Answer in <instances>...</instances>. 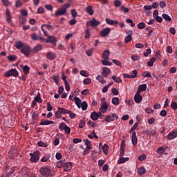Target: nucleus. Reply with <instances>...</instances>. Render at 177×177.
<instances>
[{
	"label": "nucleus",
	"mask_w": 177,
	"mask_h": 177,
	"mask_svg": "<svg viewBox=\"0 0 177 177\" xmlns=\"http://www.w3.org/2000/svg\"><path fill=\"white\" fill-rule=\"evenodd\" d=\"M88 138H89V139H99V136H97V135H96V133H95V131H93L91 134H89L88 136Z\"/></svg>",
	"instance_id": "f704fd0d"
},
{
	"label": "nucleus",
	"mask_w": 177,
	"mask_h": 177,
	"mask_svg": "<svg viewBox=\"0 0 177 177\" xmlns=\"http://www.w3.org/2000/svg\"><path fill=\"white\" fill-rule=\"evenodd\" d=\"M138 88L140 91V92H145V91H146V89H147V84H142L139 86Z\"/></svg>",
	"instance_id": "c756f323"
},
{
	"label": "nucleus",
	"mask_w": 177,
	"mask_h": 177,
	"mask_svg": "<svg viewBox=\"0 0 177 177\" xmlns=\"http://www.w3.org/2000/svg\"><path fill=\"white\" fill-rule=\"evenodd\" d=\"M110 57V51L109 50H105L102 53V58L104 60H108Z\"/></svg>",
	"instance_id": "5701e85b"
},
{
	"label": "nucleus",
	"mask_w": 177,
	"mask_h": 177,
	"mask_svg": "<svg viewBox=\"0 0 177 177\" xmlns=\"http://www.w3.org/2000/svg\"><path fill=\"white\" fill-rule=\"evenodd\" d=\"M46 57L48 60H55V59H56V54L53 52H49L46 54Z\"/></svg>",
	"instance_id": "6ab92c4d"
},
{
	"label": "nucleus",
	"mask_w": 177,
	"mask_h": 177,
	"mask_svg": "<svg viewBox=\"0 0 177 177\" xmlns=\"http://www.w3.org/2000/svg\"><path fill=\"white\" fill-rule=\"evenodd\" d=\"M111 73V71L110 70V68H107V67H104L102 69V75L103 77H108L109 74H110Z\"/></svg>",
	"instance_id": "a211bd4d"
},
{
	"label": "nucleus",
	"mask_w": 177,
	"mask_h": 177,
	"mask_svg": "<svg viewBox=\"0 0 177 177\" xmlns=\"http://www.w3.org/2000/svg\"><path fill=\"white\" fill-rule=\"evenodd\" d=\"M56 37L55 36H48L47 44H52L53 45H56Z\"/></svg>",
	"instance_id": "f8f14e48"
},
{
	"label": "nucleus",
	"mask_w": 177,
	"mask_h": 177,
	"mask_svg": "<svg viewBox=\"0 0 177 177\" xmlns=\"http://www.w3.org/2000/svg\"><path fill=\"white\" fill-rule=\"evenodd\" d=\"M112 80H113L115 82H117V84H121L122 82V80L120 77H117L115 75L112 76Z\"/></svg>",
	"instance_id": "7c9ffc66"
},
{
	"label": "nucleus",
	"mask_w": 177,
	"mask_h": 177,
	"mask_svg": "<svg viewBox=\"0 0 177 177\" xmlns=\"http://www.w3.org/2000/svg\"><path fill=\"white\" fill-rule=\"evenodd\" d=\"M112 103L115 106H118V104H120V98H118L117 97L112 98Z\"/></svg>",
	"instance_id": "72a5a7b5"
},
{
	"label": "nucleus",
	"mask_w": 177,
	"mask_h": 177,
	"mask_svg": "<svg viewBox=\"0 0 177 177\" xmlns=\"http://www.w3.org/2000/svg\"><path fill=\"white\" fill-rule=\"evenodd\" d=\"M138 160L140 161H145V160H146V156L145 154L139 156H138Z\"/></svg>",
	"instance_id": "338daca9"
},
{
	"label": "nucleus",
	"mask_w": 177,
	"mask_h": 177,
	"mask_svg": "<svg viewBox=\"0 0 177 177\" xmlns=\"http://www.w3.org/2000/svg\"><path fill=\"white\" fill-rule=\"evenodd\" d=\"M146 27V24L145 22H140L138 24V30H143Z\"/></svg>",
	"instance_id": "49530a36"
},
{
	"label": "nucleus",
	"mask_w": 177,
	"mask_h": 177,
	"mask_svg": "<svg viewBox=\"0 0 177 177\" xmlns=\"http://www.w3.org/2000/svg\"><path fill=\"white\" fill-rule=\"evenodd\" d=\"M19 21L21 24H26L27 18H26V17H19Z\"/></svg>",
	"instance_id": "5fc2aeb1"
},
{
	"label": "nucleus",
	"mask_w": 177,
	"mask_h": 177,
	"mask_svg": "<svg viewBox=\"0 0 177 177\" xmlns=\"http://www.w3.org/2000/svg\"><path fill=\"white\" fill-rule=\"evenodd\" d=\"M142 77H146L147 78H151V73L149 71H145L142 74Z\"/></svg>",
	"instance_id": "a18cd8bd"
},
{
	"label": "nucleus",
	"mask_w": 177,
	"mask_h": 177,
	"mask_svg": "<svg viewBox=\"0 0 177 177\" xmlns=\"http://www.w3.org/2000/svg\"><path fill=\"white\" fill-rule=\"evenodd\" d=\"M110 31H111L110 28H106L102 29L100 32L101 37H107V35H109V34H110Z\"/></svg>",
	"instance_id": "9b49d317"
},
{
	"label": "nucleus",
	"mask_w": 177,
	"mask_h": 177,
	"mask_svg": "<svg viewBox=\"0 0 177 177\" xmlns=\"http://www.w3.org/2000/svg\"><path fill=\"white\" fill-rule=\"evenodd\" d=\"M171 107L172 110H177V103L175 102H171Z\"/></svg>",
	"instance_id": "680f3d73"
},
{
	"label": "nucleus",
	"mask_w": 177,
	"mask_h": 177,
	"mask_svg": "<svg viewBox=\"0 0 177 177\" xmlns=\"http://www.w3.org/2000/svg\"><path fill=\"white\" fill-rule=\"evenodd\" d=\"M138 127H139V122H136L134 124V125L130 129V133L131 132H133V131H135V129H136V128H138Z\"/></svg>",
	"instance_id": "6e6d98bb"
},
{
	"label": "nucleus",
	"mask_w": 177,
	"mask_h": 177,
	"mask_svg": "<svg viewBox=\"0 0 177 177\" xmlns=\"http://www.w3.org/2000/svg\"><path fill=\"white\" fill-rule=\"evenodd\" d=\"M85 53L87 55V56H92V53H93V48L86 50Z\"/></svg>",
	"instance_id": "de8ad7c7"
},
{
	"label": "nucleus",
	"mask_w": 177,
	"mask_h": 177,
	"mask_svg": "<svg viewBox=\"0 0 177 177\" xmlns=\"http://www.w3.org/2000/svg\"><path fill=\"white\" fill-rule=\"evenodd\" d=\"M134 100L136 103H140L143 100V97L140 94H136L134 96Z\"/></svg>",
	"instance_id": "4be33fe9"
},
{
	"label": "nucleus",
	"mask_w": 177,
	"mask_h": 177,
	"mask_svg": "<svg viewBox=\"0 0 177 177\" xmlns=\"http://www.w3.org/2000/svg\"><path fill=\"white\" fill-rule=\"evenodd\" d=\"M17 156H18L17 150L16 149L10 150L8 152V157L9 158H10V160H16V158L17 157Z\"/></svg>",
	"instance_id": "1a4fd4ad"
},
{
	"label": "nucleus",
	"mask_w": 177,
	"mask_h": 177,
	"mask_svg": "<svg viewBox=\"0 0 177 177\" xmlns=\"http://www.w3.org/2000/svg\"><path fill=\"white\" fill-rule=\"evenodd\" d=\"M23 5V2H21L20 0H17L15 2V6L16 8H21V6Z\"/></svg>",
	"instance_id": "e2e57ef3"
},
{
	"label": "nucleus",
	"mask_w": 177,
	"mask_h": 177,
	"mask_svg": "<svg viewBox=\"0 0 177 177\" xmlns=\"http://www.w3.org/2000/svg\"><path fill=\"white\" fill-rule=\"evenodd\" d=\"M53 80L54 82H55V84H57V85H59V81L60 80V77H59V75L53 76Z\"/></svg>",
	"instance_id": "864d4df0"
},
{
	"label": "nucleus",
	"mask_w": 177,
	"mask_h": 177,
	"mask_svg": "<svg viewBox=\"0 0 177 177\" xmlns=\"http://www.w3.org/2000/svg\"><path fill=\"white\" fill-rule=\"evenodd\" d=\"M22 70L25 75L30 74V68L28 67V66L25 65L24 66L22 67Z\"/></svg>",
	"instance_id": "a878e982"
},
{
	"label": "nucleus",
	"mask_w": 177,
	"mask_h": 177,
	"mask_svg": "<svg viewBox=\"0 0 177 177\" xmlns=\"http://www.w3.org/2000/svg\"><path fill=\"white\" fill-rule=\"evenodd\" d=\"M81 107H82V110H83V111H85V110L88 109V103H86V102L85 101H83L82 103L81 104Z\"/></svg>",
	"instance_id": "a19ab883"
},
{
	"label": "nucleus",
	"mask_w": 177,
	"mask_h": 177,
	"mask_svg": "<svg viewBox=\"0 0 177 177\" xmlns=\"http://www.w3.org/2000/svg\"><path fill=\"white\" fill-rule=\"evenodd\" d=\"M89 24L91 26V27H96L100 24V21L93 18L89 21Z\"/></svg>",
	"instance_id": "2eb2a0df"
},
{
	"label": "nucleus",
	"mask_w": 177,
	"mask_h": 177,
	"mask_svg": "<svg viewBox=\"0 0 177 177\" xmlns=\"http://www.w3.org/2000/svg\"><path fill=\"white\" fill-rule=\"evenodd\" d=\"M137 174H138V175H144V174H146V168L144 167L138 168L137 170Z\"/></svg>",
	"instance_id": "393cba45"
},
{
	"label": "nucleus",
	"mask_w": 177,
	"mask_h": 177,
	"mask_svg": "<svg viewBox=\"0 0 177 177\" xmlns=\"http://www.w3.org/2000/svg\"><path fill=\"white\" fill-rule=\"evenodd\" d=\"M89 150H92V147H86L84 151L82 153L83 156H86L91 153Z\"/></svg>",
	"instance_id": "2f4dec72"
},
{
	"label": "nucleus",
	"mask_w": 177,
	"mask_h": 177,
	"mask_svg": "<svg viewBox=\"0 0 177 177\" xmlns=\"http://www.w3.org/2000/svg\"><path fill=\"white\" fill-rule=\"evenodd\" d=\"M71 15L72 17H73V19H75L78 14L77 13V11H75V10H71Z\"/></svg>",
	"instance_id": "052dcab7"
},
{
	"label": "nucleus",
	"mask_w": 177,
	"mask_h": 177,
	"mask_svg": "<svg viewBox=\"0 0 177 177\" xmlns=\"http://www.w3.org/2000/svg\"><path fill=\"white\" fill-rule=\"evenodd\" d=\"M34 100L36 101L37 103H42V100L41 99V97H39V95L36 96Z\"/></svg>",
	"instance_id": "774afa93"
},
{
	"label": "nucleus",
	"mask_w": 177,
	"mask_h": 177,
	"mask_svg": "<svg viewBox=\"0 0 177 177\" xmlns=\"http://www.w3.org/2000/svg\"><path fill=\"white\" fill-rule=\"evenodd\" d=\"M39 38H41V37L37 35V33H32L31 35V39H32L33 41H38Z\"/></svg>",
	"instance_id": "c03bdc74"
},
{
	"label": "nucleus",
	"mask_w": 177,
	"mask_h": 177,
	"mask_svg": "<svg viewBox=\"0 0 177 177\" xmlns=\"http://www.w3.org/2000/svg\"><path fill=\"white\" fill-rule=\"evenodd\" d=\"M86 10L87 13L90 15V16H92V15H93V8H92V6H87Z\"/></svg>",
	"instance_id": "c85d7f7f"
},
{
	"label": "nucleus",
	"mask_w": 177,
	"mask_h": 177,
	"mask_svg": "<svg viewBox=\"0 0 177 177\" xmlns=\"http://www.w3.org/2000/svg\"><path fill=\"white\" fill-rule=\"evenodd\" d=\"M51 124H55V122L52 120L41 119L39 125H50Z\"/></svg>",
	"instance_id": "dca6fc26"
},
{
	"label": "nucleus",
	"mask_w": 177,
	"mask_h": 177,
	"mask_svg": "<svg viewBox=\"0 0 177 177\" xmlns=\"http://www.w3.org/2000/svg\"><path fill=\"white\" fill-rule=\"evenodd\" d=\"M42 50V45L37 44L33 48V53H37V52H39V50Z\"/></svg>",
	"instance_id": "bb28decb"
},
{
	"label": "nucleus",
	"mask_w": 177,
	"mask_h": 177,
	"mask_svg": "<svg viewBox=\"0 0 177 177\" xmlns=\"http://www.w3.org/2000/svg\"><path fill=\"white\" fill-rule=\"evenodd\" d=\"M177 136V131H173L171 133H169L167 135V139H169V140H172L174 139H175V138H176Z\"/></svg>",
	"instance_id": "412c9836"
},
{
	"label": "nucleus",
	"mask_w": 177,
	"mask_h": 177,
	"mask_svg": "<svg viewBox=\"0 0 177 177\" xmlns=\"http://www.w3.org/2000/svg\"><path fill=\"white\" fill-rule=\"evenodd\" d=\"M127 161H129V158L127 157V158H122L121 157L119 160H118V164H124L125 162H127Z\"/></svg>",
	"instance_id": "cd10ccee"
},
{
	"label": "nucleus",
	"mask_w": 177,
	"mask_h": 177,
	"mask_svg": "<svg viewBox=\"0 0 177 177\" xmlns=\"http://www.w3.org/2000/svg\"><path fill=\"white\" fill-rule=\"evenodd\" d=\"M103 153L106 155L109 153V145L107 144H104L102 147Z\"/></svg>",
	"instance_id": "c9c22d12"
},
{
	"label": "nucleus",
	"mask_w": 177,
	"mask_h": 177,
	"mask_svg": "<svg viewBox=\"0 0 177 177\" xmlns=\"http://www.w3.org/2000/svg\"><path fill=\"white\" fill-rule=\"evenodd\" d=\"M29 155L30 156V161H31V162H38V161H39V151L30 153Z\"/></svg>",
	"instance_id": "20e7f679"
},
{
	"label": "nucleus",
	"mask_w": 177,
	"mask_h": 177,
	"mask_svg": "<svg viewBox=\"0 0 177 177\" xmlns=\"http://www.w3.org/2000/svg\"><path fill=\"white\" fill-rule=\"evenodd\" d=\"M44 27L48 30V31H53L54 28L53 26L50 24H44Z\"/></svg>",
	"instance_id": "09e8293b"
},
{
	"label": "nucleus",
	"mask_w": 177,
	"mask_h": 177,
	"mask_svg": "<svg viewBox=\"0 0 177 177\" xmlns=\"http://www.w3.org/2000/svg\"><path fill=\"white\" fill-rule=\"evenodd\" d=\"M58 111L61 114H68V110H67L64 108L59 107Z\"/></svg>",
	"instance_id": "4c0bfd02"
},
{
	"label": "nucleus",
	"mask_w": 177,
	"mask_h": 177,
	"mask_svg": "<svg viewBox=\"0 0 177 177\" xmlns=\"http://www.w3.org/2000/svg\"><path fill=\"white\" fill-rule=\"evenodd\" d=\"M101 63L103 64V66H113V63H111L110 61H107V59L102 60Z\"/></svg>",
	"instance_id": "ea45409f"
},
{
	"label": "nucleus",
	"mask_w": 177,
	"mask_h": 177,
	"mask_svg": "<svg viewBox=\"0 0 177 177\" xmlns=\"http://www.w3.org/2000/svg\"><path fill=\"white\" fill-rule=\"evenodd\" d=\"M91 82H92V80H91V78H86L83 81V84L84 85H89Z\"/></svg>",
	"instance_id": "bf43d9fd"
},
{
	"label": "nucleus",
	"mask_w": 177,
	"mask_h": 177,
	"mask_svg": "<svg viewBox=\"0 0 177 177\" xmlns=\"http://www.w3.org/2000/svg\"><path fill=\"white\" fill-rule=\"evenodd\" d=\"M90 117H91V120H93V121H97V120L99 119L96 111H93V113H91Z\"/></svg>",
	"instance_id": "b1692460"
},
{
	"label": "nucleus",
	"mask_w": 177,
	"mask_h": 177,
	"mask_svg": "<svg viewBox=\"0 0 177 177\" xmlns=\"http://www.w3.org/2000/svg\"><path fill=\"white\" fill-rule=\"evenodd\" d=\"M107 109H109V104L104 102V104H102L100 108V111H101V113H106V111H107Z\"/></svg>",
	"instance_id": "ddd939ff"
},
{
	"label": "nucleus",
	"mask_w": 177,
	"mask_h": 177,
	"mask_svg": "<svg viewBox=\"0 0 177 177\" xmlns=\"http://www.w3.org/2000/svg\"><path fill=\"white\" fill-rule=\"evenodd\" d=\"M97 80L100 82L101 84H106V80L102 77V75H98L97 76Z\"/></svg>",
	"instance_id": "37998d69"
},
{
	"label": "nucleus",
	"mask_w": 177,
	"mask_h": 177,
	"mask_svg": "<svg viewBox=\"0 0 177 177\" xmlns=\"http://www.w3.org/2000/svg\"><path fill=\"white\" fill-rule=\"evenodd\" d=\"M73 168V163L71 162H64V172H68Z\"/></svg>",
	"instance_id": "9d476101"
},
{
	"label": "nucleus",
	"mask_w": 177,
	"mask_h": 177,
	"mask_svg": "<svg viewBox=\"0 0 177 177\" xmlns=\"http://www.w3.org/2000/svg\"><path fill=\"white\" fill-rule=\"evenodd\" d=\"M156 62V58L152 57L149 59V61L147 62V66L149 67H153L154 66V62Z\"/></svg>",
	"instance_id": "473e14b6"
},
{
	"label": "nucleus",
	"mask_w": 177,
	"mask_h": 177,
	"mask_svg": "<svg viewBox=\"0 0 177 177\" xmlns=\"http://www.w3.org/2000/svg\"><path fill=\"white\" fill-rule=\"evenodd\" d=\"M80 75H82V77H89V74L86 71H81Z\"/></svg>",
	"instance_id": "0e129e2a"
},
{
	"label": "nucleus",
	"mask_w": 177,
	"mask_h": 177,
	"mask_svg": "<svg viewBox=\"0 0 177 177\" xmlns=\"http://www.w3.org/2000/svg\"><path fill=\"white\" fill-rule=\"evenodd\" d=\"M120 11L123 12V13H128L129 12V8L125 7V6H120Z\"/></svg>",
	"instance_id": "58836bf2"
},
{
	"label": "nucleus",
	"mask_w": 177,
	"mask_h": 177,
	"mask_svg": "<svg viewBox=\"0 0 177 177\" xmlns=\"http://www.w3.org/2000/svg\"><path fill=\"white\" fill-rule=\"evenodd\" d=\"M55 117L57 118H62V113H60V112L58 111V109L55 113Z\"/></svg>",
	"instance_id": "69168bd1"
},
{
	"label": "nucleus",
	"mask_w": 177,
	"mask_h": 177,
	"mask_svg": "<svg viewBox=\"0 0 177 177\" xmlns=\"http://www.w3.org/2000/svg\"><path fill=\"white\" fill-rule=\"evenodd\" d=\"M41 175L45 177L52 176V170L48 166H43L39 169Z\"/></svg>",
	"instance_id": "f03ea898"
},
{
	"label": "nucleus",
	"mask_w": 177,
	"mask_h": 177,
	"mask_svg": "<svg viewBox=\"0 0 177 177\" xmlns=\"http://www.w3.org/2000/svg\"><path fill=\"white\" fill-rule=\"evenodd\" d=\"M131 142H132L133 146H136L138 145V137H136V131H133L132 133Z\"/></svg>",
	"instance_id": "4468645a"
},
{
	"label": "nucleus",
	"mask_w": 177,
	"mask_h": 177,
	"mask_svg": "<svg viewBox=\"0 0 177 177\" xmlns=\"http://www.w3.org/2000/svg\"><path fill=\"white\" fill-rule=\"evenodd\" d=\"M118 118V115L115 113H112L111 115H109L105 118L104 121L106 122H112L113 121H115Z\"/></svg>",
	"instance_id": "0eeeda50"
},
{
	"label": "nucleus",
	"mask_w": 177,
	"mask_h": 177,
	"mask_svg": "<svg viewBox=\"0 0 177 177\" xmlns=\"http://www.w3.org/2000/svg\"><path fill=\"white\" fill-rule=\"evenodd\" d=\"M79 128H81V129L85 128V118H84L83 120H80Z\"/></svg>",
	"instance_id": "8fccbe9b"
},
{
	"label": "nucleus",
	"mask_w": 177,
	"mask_h": 177,
	"mask_svg": "<svg viewBox=\"0 0 177 177\" xmlns=\"http://www.w3.org/2000/svg\"><path fill=\"white\" fill-rule=\"evenodd\" d=\"M24 43H23V41H15V46L17 48V49H20V50H21V49L23 48V47L24 46Z\"/></svg>",
	"instance_id": "aec40b11"
},
{
	"label": "nucleus",
	"mask_w": 177,
	"mask_h": 177,
	"mask_svg": "<svg viewBox=\"0 0 177 177\" xmlns=\"http://www.w3.org/2000/svg\"><path fill=\"white\" fill-rule=\"evenodd\" d=\"M105 21L106 24H109V26H117V24H118V21L112 20L109 18H106Z\"/></svg>",
	"instance_id": "f3484780"
},
{
	"label": "nucleus",
	"mask_w": 177,
	"mask_h": 177,
	"mask_svg": "<svg viewBox=\"0 0 177 177\" xmlns=\"http://www.w3.org/2000/svg\"><path fill=\"white\" fill-rule=\"evenodd\" d=\"M4 77H15L17 78V77H19V71L16 68H12L4 73Z\"/></svg>",
	"instance_id": "7ed1b4c3"
},
{
	"label": "nucleus",
	"mask_w": 177,
	"mask_h": 177,
	"mask_svg": "<svg viewBox=\"0 0 177 177\" xmlns=\"http://www.w3.org/2000/svg\"><path fill=\"white\" fill-rule=\"evenodd\" d=\"M132 34H133V32L132 30H128L126 32V35L127 36L124 38L125 44H129V42H131V41H132Z\"/></svg>",
	"instance_id": "6e6552de"
},
{
	"label": "nucleus",
	"mask_w": 177,
	"mask_h": 177,
	"mask_svg": "<svg viewBox=\"0 0 177 177\" xmlns=\"http://www.w3.org/2000/svg\"><path fill=\"white\" fill-rule=\"evenodd\" d=\"M70 8V3H65L61 8L55 12L54 16H65L67 14V9Z\"/></svg>",
	"instance_id": "f257e3e1"
},
{
	"label": "nucleus",
	"mask_w": 177,
	"mask_h": 177,
	"mask_svg": "<svg viewBox=\"0 0 177 177\" xmlns=\"http://www.w3.org/2000/svg\"><path fill=\"white\" fill-rule=\"evenodd\" d=\"M7 59L9 62H16V60H17V57L16 55H9L7 57Z\"/></svg>",
	"instance_id": "e433bc0d"
},
{
	"label": "nucleus",
	"mask_w": 177,
	"mask_h": 177,
	"mask_svg": "<svg viewBox=\"0 0 177 177\" xmlns=\"http://www.w3.org/2000/svg\"><path fill=\"white\" fill-rule=\"evenodd\" d=\"M59 129L61 131H65V133H66V135H70L71 133V129L64 122H61L59 125Z\"/></svg>",
	"instance_id": "423d86ee"
},
{
	"label": "nucleus",
	"mask_w": 177,
	"mask_h": 177,
	"mask_svg": "<svg viewBox=\"0 0 177 177\" xmlns=\"http://www.w3.org/2000/svg\"><path fill=\"white\" fill-rule=\"evenodd\" d=\"M1 2L3 5L6 7L10 6V1H9V0H1Z\"/></svg>",
	"instance_id": "4d7b16f0"
},
{
	"label": "nucleus",
	"mask_w": 177,
	"mask_h": 177,
	"mask_svg": "<svg viewBox=\"0 0 177 177\" xmlns=\"http://www.w3.org/2000/svg\"><path fill=\"white\" fill-rule=\"evenodd\" d=\"M165 151V150L164 149V147H160L158 149V151H156V153H158V154H162V153H164Z\"/></svg>",
	"instance_id": "13d9d810"
},
{
	"label": "nucleus",
	"mask_w": 177,
	"mask_h": 177,
	"mask_svg": "<svg viewBox=\"0 0 177 177\" xmlns=\"http://www.w3.org/2000/svg\"><path fill=\"white\" fill-rule=\"evenodd\" d=\"M38 146L39 147H48V144H46V142H44L42 141H39L38 143H37Z\"/></svg>",
	"instance_id": "3c124183"
},
{
	"label": "nucleus",
	"mask_w": 177,
	"mask_h": 177,
	"mask_svg": "<svg viewBox=\"0 0 177 177\" xmlns=\"http://www.w3.org/2000/svg\"><path fill=\"white\" fill-rule=\"evenodd\" d=\"M74 101L75 102V104L77 107H80V104H81V100L77 97H75Z\"/></svg>",
	"instance_id": "603ef678"
},
{
	"label": "nucleus",
	"mask_w": 177,
	"mask_h": 177,
	"mask_svg": "<svg viewBox=\"0 0 177 177\" xmlns=\"http://www.w3.org/2000/svg\"><path fill=\"white\" fill-rule=\"evenodd\" d=\"M162 17H163L165 21H171V20H172V19H171V17H169V15L167 14H162Z\"/></svg>",
	"instance_id": "79ce46f5"
},
{
	"label": "nucleus",
	"mask_w": 177,
	"mask_h": 177,
	"mask_svg": "<svg viewBox=\"0 0 177 177\" xmlns=\"http://www.w3.org/2000/svg\"><path fill=\"white\" fill-rule=\"evenodd\" d=\"M21 53H22L26 57H28V56L31 55V47L28 45H25L21 48Z\"/></svg>",
	"instance_id": "39448f33"
}]
</instances>
